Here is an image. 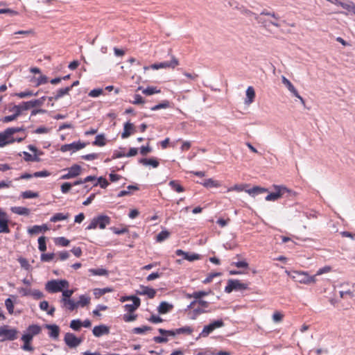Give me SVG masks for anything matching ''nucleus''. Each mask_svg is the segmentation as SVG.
I'll use <instances>...</instances> for the list:
<instances>
[{"mask_svg": "<svg viewBox=\"0 0 355 355\" xmlns=\"http://www.w3.org/2000/svg\"><path fill=\"white\" fill-rule=\"evenodd\" d=\"M275 191L270 192L265 198L266 201H275L281 198H293L296 193L283 185H273Z\"/></svg>", "mask_w": 355, "mask_h": 355, "instance_id": "obj_1", "label": "nucleus"}, {"mask_svg": "<svg viewBox=\"0 0 355 355\" xmlns=\"http://www.w3.org/2000/svg\"><path fill=\"white\" fill-rule=\"evenodd\" d=\"M69 286V282L66 279H52L46 282L45 289L50 293H55L61 292Z\"/></svg>", "mask_w": 355, "mask_h": 355, "instance_id": "obj_2", "label": "nucleus"}, {"mask_svg": "<svg viewBox=\"0 0 355 355\" xmlns=\"http://www.w3.org/2000/svg\"><path fill=\"white\" fill-rule=\"evenodd\" d=\"M111 223V218L106 215H98L92 220L90 224L86 227V230H89L99 227L103 230L107 225Z\"/></svg>", "mask_w": 355, "mask_h": 355, "instance_id": "obj_3", "label": "nucleus"}, {"mask_svg": "<svg viewBox=\"0 0 355 355\" xmlns=\"http://www.w3.org/2000/svg\"><path fill=\"white\" fill-rule=\"evenodd\" d=\"M19 331L15 328H10L8 325L4 324L0 327V342L6 340H15L17 338Z\"/></svg>", "mask_w": 355, "mask_h": 355, "instance_id": "obj_4", "label": "nucleus"}, {"mask_svg": "<svg viewBox=\"0 0 355 355\" xmlns=\"http://www.w3.org/2000/svg\"><path fill=\"white\" fill-rule=\"evenodd\" d=\"M46 97L42 96L38 99L31 100L29 101H24L19 105H15V106L19 107L20 114L24 110H28L31 107H40L44 104Z\"/></svg>", "mask_w": 355, "mask_h": 355, "instance_id": "obj_5", "label": "nucleus"}, {"mask_svg": "<svg viewBox=\"0 0 355 355\" xmlns=\"http://www.w3.org/2000/svg\"><path fill=\"white\" fill-rule=\"evenodd\" d=\"M178 64H179L178 60L175 57L172 56V60L170 62L166 61V62H159V63H154L149 67H144V70H147L149 69L157 70V69H162V68L174 69Z\"/></svg>", "mask_w": 355, "mask_h": 355, "instance_id": "obj_6", "label": "nucleus"}, {"mask_svg": "<svg viewBox=\"0 0 355 355\" xmlns=\"http://www.w3.org/2000/svg\"><path fill=\"white\" fill-rule=\"evenodd\" d=\"M248 284L241 283L238 279H230L227 282V285L225 288V292L230 293L233 291H243L248 288Z\"/></svg>", "mask_w": 355, "mask_h": 355, "instance_id": "obj_7", "label": "nucleus"}, {"mask_svg": "<svg viewBox=\"0 0 355 355\" xmlns=\"http://www.w3.org/2000/svg\"><path fill=\"white\" fill-rule=\"evenodd\" d=\"M64 341L66 345L70 348H75L82 343V339L77 338L72 333H67L64 335Z\"/></svg>", "mask_w": 355, "mask_h": 355, "instance_id": "obj_8", "label": "nucleus"}, {"mask_svg": "<svg viewBox=\"0 0 355 355\" xmlns=\"http://www.w3.org/2000/svg\"><path fill=\"white\" fill-rule=\"evenodd\" d=\"M8 223L7 214L0 209V233H10Z\"/></svg>", "mask_w": 355, "mask_h": 355, "instance_id": "obj_9", "label": "nucleus"}, {"mask_svg": "<svg viewBox=\"0 0 355 355\" xmlns=\"http://www.w3.org/2000/svg\"><path fill=\"white\" fill-rule=\"evenodd\" d=\"M86 146V144L80 141H74L69 144L62 145L60 148L62 152H67L71 150H78Z\"/></svg>", "mask_w": 355, "mask_h": 355, "instance_id": "obj_10", "label": "nucleus"}, {"mask_svg": "<svg viewBox=\"0 0 355 355\" xmlns=\"http://www.w3.org/2000/svg\"><path fill=\"white\" fill-rule=\"evenodd\" d=\"M136 293L137 295H147L148 298L153 299L156 295V290L148 286L141 285L140 290L136 291Z\"/></svg>", "mask_w": 355, "mask_h": 355, "instance_id": "obj_11", "label": "nucleus"}, {"mask_svg": "<svg viewBox=\"0 0 355 355\" xmlns=\"http://www.w3.org/2000/svg\"><path fill=\"white\" fill-rule=\"evenodd\" d=\"M282 83L288 88V89L293 94V96L298 98L303 104L304 103V99L299 94L295 87L293 86L291 82L284 76H282Z\"/></svg>", "mask_w": 355, "mask_h": 355, "instance_id": "obj_12", "label": "nucleus"}, {"mask_svg": "<svg viewBox=\"0 0 355 355\" xmlns=\"http://www.w3.org/2000/svg\"><path fill=\"white\" fill-rule=\"evenodd\" d=\"M93 334L96 337H101L110 333V328L105 324L95 326L92 330Z\"/></svg>", "mask_w": 355, "mask_h": 355, "instance_id": "obj_13", "label": "nucleus"}, {"mask_svg": "<svg viewBox=\"0 0 355 355\" xmlns=\"http://www.w3.org/2000/svg\"><path fill=\"white\" fill-rule=\"evenodd\" d=\"M15 142V138L10 137V135L6 132V129L0 132V147H4L8 144Z\"/></svg>", "mask_w": 355, "mask_h": 355, "instance_id": "obj_14", "label": "nucleus"}, {"mask_svg": "<svg viewBox=\"0 0 355 355\" xmlns=\"http://www.w3.org/2000/svg\"><path fill=\"white\" fill-rule=\"evenodd\" d=\"M10 112H14V114L9 116H4L1 121L3 123H8L15 120L19 116L21 115L19 107L13 106L10 109Z\"/></svg>", "mask_w": 355, "mask_h": 355, "instance_id": "obj_15", "label": "nucleus"}, {"mask_svg": "<svg viewBox=\"0 0 355 355\" xmlns=\"http://www.w3.org/2000/svg\"><path fill=\"white\" fill-rule=\"evenodd\" d=\"M138 162L144 166H151L153 168H157L159 165L158 159L155 157L141 158Z\"/></svg>", "mask_w": 355, "mask_h": 355, "instance_id": "obj_16", "label": "nucleus"}, {"mask_svg": "<svg viewBox=\"0 0 355 355\" xmlns=\"http://www.w3.org/2000/svg\"><path fill=\"white\" fill-rule=\"evenodd\" d=\"M135 126L130 121H127L123 125V132L121 134V137L123 139H126L129 137L135 131Z\"/></svg>", "mask_w": 355, "mask_h": 355, "instance_id": "obj_17", "label": "nucleus"}, {"mask_svg": "<svg viewBox=\"0 0 355 355\" xmlns=\"http://www.w3.org/2000/svg\"><path fill=\"white\" fill-rule=\"evenodd\" d=\"M70 92V88L66 87L64 88H60L57 90L55 94L53 96L48 97L49 101H58L60 98L63 97L64 95L69 94Z\"/></svg>", "mask_w": 355, "mask_h": 355, "instance_id": "obj_18", "label": "nucleus"}, {"mask_svg": "<svg viewBox=\"0 0 355 355\" xmlns=\"http://www.w3.org/2000/svg\"><path fill=\"white\" fill-rule=\"evenodd\" d=\"M44 327L50 330L49 335L51 338L53 339H57L58 338L60 327L57 324H46Z\"/></svg>", "mask_w": 355, "mask_h": 355, "instance_id": "obj_19", "label": "nucleus"}, {"mask_svg": "<svg viewBox=\"0 0 355 355\" xmlns=\"http://www.w3.org/2000/svg\"><path fill=\"white\" fill-rule=\"evenodd\" d=\"M245 192L252 196H255L257 195L263 193H269L268 189L264 187H261L259 186L253 187L251 189L245 190Z\"/></svg>", "mask_w": 355, "mask_h": 355, "instance_id": "obj_20", "label": "nucleus"}, {"mask_svg": "<svg viewBox=\"0 0 355 355\" xmlns=\"http://www.w3.org/2000/svg\"><path fill=\"white\" fill-rule=\"evenodd\" d=\"M173 309V305L167 302H162L157 307V311L159 314H165L170 312Z\"/></svg>", "mask_w": 355, "mask_h": 355, "instance_id": "obj_21", "label": "nucleus"}, {"mask_svg": "<svg viewBox=\"0 0 355 355\" xmlns=\"http://www.w3.org/2000/svg\"><path fill=\"white\" fill-rule=\"evenodd\" d=\"M255 98V92L252 86H249L246 89V98L245 99V104L250 105Z\"/></svg>", "mask_w": 355, "mask_h": 355, "instance_id": "obj_22", "label": "nucleus"}, {"mask_svg": "<svg viewBox=\"0 0 355 355\" xmlns=\"http://www.w3.org/2000/svg\"><path fill=\"white\" fill-rule=\"evenodd\" d=\"M132 302V304H126L124 306L125 311H128L129 313L135 312L140 306L141 304V300L139 298H135V300H134Z\"/></svg>", "mask_w": 355, "mask_h": 355, "instance_id": "obj_23", "label": "nucleus"}, {"mask_svg": "<svg viewBox=\"0 0 355 355\" xmlns=\"http://www.w3.org/2000/svg\"><path fill=\"white\" fill-rule=\"evenodd\" d=\"M12 212L21 216H28L30 214V209L24 207H12Z\"/></svg>", "mask_w": 355, "mask_h": 355, "instance_id": "obj_24", "label": "nucleus"}, {"mask_svg": "<svg viewBox=\"0 0 355 355\" xmlns=\"http://www.w3.org/2000/svg\"><path fill=\"white\" fill-rule=\"evenodd\" d=\"M211 312V310H204L202 309H193L192 311H191L189 315V318L191 320H196L198 315L206 313H210Z\"/></svg>", "mask_w": 355, "mask_h": 355, "instance_id": "obj_25", "label": "nucleus"}, {"mask_svg": "<svg viewBox=\"0 0 355 355\" xmlns=\"http://www.w3.org/2000/svg\"><path fill=\"white\" fill-rule=\"evenodd\" d=\"M70 175L73 178L78 177L81 173L82 168L78 164H73L67 168Z\"/></svg>", "mask_w": 355, "mask_h": 355, "instance_id": "obj_26", "label": "nucleus"}, {"mask_svg": "<svg viewBox=\"0 0 355 355\" xmlns=\"http://www.w3.org/2000/svg\"><path fill=\"white\" fill-rule=\"evenodd\" d=\"M300 275H302V278L299 280L301 283L309 284L315 282V276H309L306 272Z\"/></svg>", "mask_w": 355, "mask_h": 355, "instance_id": "obj_27", "label": "nucleus"}, {"mask_svg": "<svg viewBox=\"0 0 355 355\" xmlns=\"http://www.w3.org/2000/svg\"><path fill=\"white\" fill-rule=\"evenodd\" d=\"M168 185L171 188L175 191L178 193H181L184 191V188L180 184L178 180H171L169 182Z\"/></svg>", "mask_w": 355, "mask_h": 355, "instance_id": "obj_28", "label": "nucleus"}, {"mask_svg": "<svg viewBox=\"0 0 355 355\" xmlns=\"http://www.w3.org/2000/svg\"><path fill=\"white\" fill-rule=\"evenodd\" d=\"M89 272L94 276H104L108 275V271L104 268H91Z\"/></svg>", "mask_w": 355, "mask_h": 355, "instance_id": "obj_29", "label": "nucleus"}, {"mask_svg": "<svg viewBox=\"0 0 355 355\" xmlns=\"http://www.w3.org/2000/svg\"><path fill=\"white\" fill-rule=\"evenodd\" d=\"M92 144L97 146H104L106 144L105 135L103 134L98 135Z\"/></svg>", "mask_w": 355, "mask_h": 355, "instance_id": "obj_30", "label": "nucleus"}, {"mask_svg": "<svg viewBox=\"0 0 355 355\" xmlns=\"http://www.w3.org/2000/svg\"><path fill=\"white\" fill-rule=\"evenodd\" d=\"M171 107V103L168 100H164L160 103L150 107L152 111H157L160 109H166Z\"/></svg>", "mask_w": 355, "mask_h": 355, "instance_id": "obj_31", "label": "nucleus"}, {"mask_svg": "<svg viewBox=\"0 0 355 355\" xmlns=\"http://www.w3.org/2000/svg\"><path fill=\"white\" fill-rule=\"evenodd\" d=\"M113 289L112 288L106 287L103 288H95L94 289V295L96 298L105 295L107 293L112 292Z\"/></svg>", "mask_w": 355, "mask_h": 355, "instance_id": "obj_32", "label": "nucleus"}, {"mask_svg": "<svg viewBox=\"0 0 355 355\" xmlns=\"http://www.w3.org/2000/svg\"><path fill=\"white\" fill-rule=\"evenodd\" d=\"M170 234L171 233L168 230H162L156 236V241L161 243L167 239L170 236Z\"/></svg>", "mask_w": 355, "mask_h": 355, "instance_id": "obj_33", "label": "nucleus"}, {"mask_svg": "<svg viewBox=\"0 0 355 355\" xmlns=\"http://www.w3.org/2000/svg\"><path fill=\"white\" fill-rule=\"evenodd\" d=\"M69 216V214H64L62 213H56L51 218L50 221L53 223H56L58 221L66 220L67 218H68Z\"/></svg>", "mask_w": 355, "mask_h": 355, "instance_id": "obj_34", "label": "nucleus"}, {"mask_svg": "<svg viewBox=\"0 0 355 355\" xmlns=\"http://www.w3.org/2000/svg\"><path fill=\"white\" fill-rule=\"evenodd\" d=\"M214 330V329L210 323L207 325H205L197 339L200 337H207Z\"/></svg>", "mask_w": 355, "mask_h": 355, "instance_id": "obj_35", "label": "nucleus"}, {"mask_svg": "<svg viewBox=\"0 0 355 355\" xmlns=\"http://www.w3.org/2000/svg\"><path fill=\"white\" fill-rule=\"evenodd\" d=\"M41 327L37 324H31L27 328V331L33 336L39 334L41 332Z\"/></svg>", "mask_w": 355, "mask_h": 355, "instance_id": "obj_36", "label": "nucleus"}, {"mask_svg": "<svg viewBox=\"0 0 355 355\" xmlns=\"http://www.w3.org/2000/svg\"><path fill=\"white\" fill-rule=\"evenodd\" d=\"M39 94V91L34 93L33 91H31V90H27V91H25V92H19V93H15V95L21 98H27V97H31V96H37Z\"/></svg>", "mask_w": 355, "mask_h": 355, "instance_id": "obj_37", "label": "nucleus"}, {"mask_svg": "<svg viewBox=\"0 0 355 355\" xmlns=\"http://www.w3.org/2000/svg\"><path fill=\"white\" fill-rule=\"evenodd\" d=\"M23 154L24 155V160L26 162H40V158L37 156V154H34V155H31L29 153L24 151Z\"/></svg>", "mask_w": 355, "mask_h": 355, "instance_id": "obj_38", "label": "nucleus"}, {"mask_svg": "<svg viewBox=\"0 0 355 355\" xmlns=\"http://www.w3.org/2000/svg\"><path fill=\"white\" fill-rule=\"evenodd\" d=\"M152 330V327L149 326H142L139 327H135L132 329V333L135 334H143L147 331Z\"/></svg>", "mask_w": 355, "mask_h": 355, "instance_id": "obj_39", "label": "nucleus"}, {"mask_svg": "<svg viewBox=\"0 0 355 355\" xmlns=\"http://www.w3.org/2000/svg\"><path fill=\"white\" fill-rule=\"evenodd\" d=\"M54 242L56 245L62 247L68 246L70 243L69 240L63 236L55 238Z\"/></svg>", "mask_w": 355, "mask_h": 355, "instance_id": "obj_40", "label": "nucleus"}, {"mask_svg": "<svg viewBox=\"0 0 355 355\" xmlns=\"http://www.w3.org/2000/svg\"><path fill=\"white\" fill-rule=\"evenodd\" d=\"M21 196L24 199L28 198H35L39 196V193L37 192H34L31 190H27L21 193Z\"/></svg>", "mask_w": 355, "mask_h": 355, "instance_id": "obj_41", "label": "nucleus"}, {"mask_svg": "<svg viewBox=\"0 0 355 355\" xmlns=\"http://www.w3.org/2000/svg\"><path fill=\"white\" fill-rule=\"evenodd\" d=\"M90 302V297L89 296H86L85 295H81L79 297V300L77 302L78 306H80L82 307H84L87 305H88Z\"/></svg>", "mask_w": 355, "mask_h": 355, "instance_id": "obj_42", "label": "nucleus"}, {"mask_svg": "<svg viewBox=\"0 0 355 355\" xmlns=\"http://www.w3.org/2000/svg\"><path fill=\"white\" fill-rule=\"evenodd\" d=\"M176 329L177 334H187L190 335L192 334L193 329L189 326H184Z\"/></svg>", "mask_w": 355, "mask_h": 355, "instance_id": "obj_43", "label": "nucleus"}, {"mask_svg": "<svg viewBox=\"0 0 355 355\" xmlns=\"http://www.w3.org/2000/svg\"><path fill=\"white\" fill-rule=\"evenodd\" d=\"M160 89H158L156 87H147L143 89L142 93L146 96H150L154 94L160 93Z\"/></svg>", "mask_w": 355, "mask_h": 355, "instance_id": "obj_44", "label": "nucleus"}, {"mask_svg": "<svg viewBox=\"0 0 355 355\" xmlns=\"http://www.w3.org/2000/svg\"><path fill=\"white\" fill-rule=\"evenodd\" d=\"M211 293V291H209L208 292L204 291H198L193 292V296L196 300H203L202 298L205 296H207V295H209Z\"/></svg>", "mask_w": 355, "mask_h": 355, "instance_id": "obj_45", "label": "nucleus"}, {"mask_svg": "<svg viewBox=\"0 0 355 355\" xmlns=\"http://www.w3.org/2000/svg\"><path fill=\"white\" fill-rule=\"evenodd\" d=\"M46 237L44 236H42L38 239V249L41 252H44L46 250Z\"/></svg>", "mask_w": 355, "mask_h": 355, "instance_id": "obj_46", "label": "nucleus"}, {"mask_svg": "<svg viewBox=\"0 0 355 355\" xmlns=\"http://www.w3.org/2000/svg\"><path fill=\"white\" fill-rule=\"evenodd\" d=\"M17 261L22 268L26 270H30L31 269V266L26 258L20 257L17 259Z\"/></svg>", "mask_w": 355, "mask_h": 355, "instance_id": "obj_47", "label": "nucleus"}, {"mask_svg": "<svg viewBox=\"0 0 355 355\" xmlns=\"http://www.w3.org/2000/svg\"><path fill=\"white\" fill-rule=\"evenodd\" d=\"M108 184L109 182L105 178L101 176L97 179V182L94 184V187L99 185L102 189H105Z\"/></svg>", "mask_w": 355, "mask_h": 355, "instance_id": "obj_48", "label": "nucleus"}, {"mask_svg": "<svg viewBox=\"0 0 355 355\" xmlns=\"http://www.w3.org/2000/svg\"><path fill=\"white\" fill-rule=\"evenodd\" d=\"M69 327L74 331H79L82 327V321L80 319L73 320L71 321Z\"/></svg>", "mask_w": 355, "mask_h": 355, "instance_id": "obj_49", "label": "nucleus"}, {"mask_svg": "<svg viewBox=\"0 0 355 355\" xmlns=\"http://www.w3.org/2000/svg\"><path fill=\"white\" fill-rule=\"evenodd\" d=\"M64 306H66L69 310L73 311L78 307V303L75 302L73 300H67L66 302H62Z\"/></svg>", "mask_w": 355, "mask_h": 355, "instance_id": "obj_50", "label": "nucleus"}, {"mask_svg": "<svg viewBox=\"0 0 355 355\" xmlns=\"http://www.w3.org/2000/svg\"><path fill=\"white\" fill-rule=\"evenodd\" d=\"M335 4L337 6H341L343 9H345L349 12H351L352 7L353 6V5L354 3L353 2H350V3H344V2L336 0Z\"/></svg>", "mask_w": 355, "mask_h": 355, "instance_id": "obj_51", "label": "nucleus"}, {"mask_svg": "<svg viewBox=\"0 0 355 355\" xmlns=\"http://www.w3.org/2000/svg\"><path fill=\"white\" fill-rule=\"evenodd\" d=\"M159 333L162 336H175L177 335L176 329H171V330H166L164 329H158Z\"/></svg>", "mask_w": 355, "mask_h": 355, "instance_id": "obj_52", "label": "nucleus"}, {"mask_svg": "<svg viewBox=\"0 0 355 355\" xmlns=\"http://www.w3.org/2000/svg\"><path fill=\"white\" fill-rule=\"evenodd\" d=\"M202 184L207 188L217 187L219 186V184L216 181L213 180L211 178L205 180V182Z\"/></svg>", "mask_w": 355, "mask_h": 355, "instance_id": "obj_53", "label": "nucleus"}, {"mask_svg": "<svg viewBox=\"0 0 355 355\" xmlns=\"http://www.w3.org/2000/svg\"><path fill=\"white\" fill-rule=\"evenodd\" d=\"M200 254H196V253L190 254L189 252H186L185 256L184 257V259L189 261H193L196 260H198V259H200Z\"/></svg>", "mask_w": 355, "mask_h": 355, "instance_id": "obj_54", "label": "nucleus"}, {"mask_svg": "<svg viewBox=\"0 0 355 355\" xmlns=\"http://www.w3.org/2000/svg\"><path fill=\"white\" fill-rule=\"evenodd\" d=\"M62 298L61 300L62 302H66L67 300H71V296L73 293V290H68V289H66V290L63 289L62 291Z\"/></svg>", "mask_w": 355, "mask_h": 355, "instance_id": "obj_55", "label": "nucleus"}, {"mask_svg": "<svg viewBox=\"0 0 355 355\" xmlns=\"http://www.w3.org/2000/svg\"><path fill=\"white\" fill-rule=\"evenodd\" d=\"M25 130V128L21 126V127H12V128H8L6 129V132L10 135V136L11 137L12 135H14L15 133L16 132H21V131H24Z\"/></svg>", "mask_w": 355, "mask_h": 355, "instance_id": "obj_56", "label": "nucleus"}, {"mask_svg": "<svg viewBox=\"0 0 355 355\" xmlns=\"http://www.w3.org/2000/svg\"><path fill=\"white\" fill-rule=\"evenodd\" d=\"M5 305L10 314H12L14 311V303L10 298H8L5 300Z\"/></svg>", "mask_w": 355, "mask_h": 355, "instance_id": "obj_57", "label": "nucleus"}, {"mask_svg": "<svg viewBox=\"0 0 355 355\" xmlns=\"http://www.w3.org/2000/svg\"><path fill=\"white\" fill-rule=\"evenodd\" d=\"M55 257L54 253H43L41 254L40 259L44 262H49L51 261Z\"/></svg>", "mask_w": 355, "mask_h": 355, "instance_id": "obj_58", "label": "nucleus"}, {"mask_svg": "<svg viewBox=\"0 0 355 355\" xmlns=\"http://www.w3.org/2000/svg\"><path fill=\"white\" fill-rule=\"evenodd\" d=\"M2 14H8L10 16H15L17 15L19 12L10 8H0V15Z\"/></svg>", "mask_w": 355, "mask_h": 355, "instance_id": "obj_59", "label": "nucleus"}, {"mask_svg": "<svg viewBox=\"0 0 355 355\" xmlns=\"http://www.w3.org/2000/svg\"><path fill=\"white\" fill-rule=\"evenodd\" d=\"M73 184L71 182H66L61 185L60 189L63 193H67L71 190Z\"/></svg>", "mask_w": 355, "mask_h": 355, "instance_id": "obj_60", "label": "nucleus"}, {"mask_svg": "<svg viewBox=\"0 0 355 355\" xmlns=\"http://www.w3.org/2000/svg\"><path fill=\"white\" fill-rule=\"evenodd\" d=\"M153 150L152 148L148 144L147 146H142L140 148V153L143 156H146L148 153H151Z\"/></svg>", "mask_w": 355, "mask_h": 355, "instance_id": "obj_61", "label": "nucleus"}, {"mask_svg": "<svg viewBox=\"0 0 355 355\" xmlns=\"http://www.w3.org/2000/svg\"><path fill=\"white\" fill-rule=\"evenodd\" d=\"M221 275V273L220 272H213V273H210L203 281H202V283L203 284H209L210 283L212 279H214V277H219Z\"/></svg>", "mask_w": 355, "mask_h": 355, "instance_id": "obj_62", "label": "nucleus"}, {"mask_svg": "<svg viewBox=\"0 0 355 355\" xmlns=\"http://www.w3.org/2000/svg\"><path fill=\"white\" fill-rule=\"evenodd\" d=\"M103 92V89L96 88L91 90L89 93V96L90 97L96 98L101 95Z\"/></svg>", "mask_w": 355, "mask_h": 355, "instance_id": "obj_63", "label": "nucleus"}, {"mask_svg": "<svg viewBox=\"0 0 355 355\" xmlns=\"http://www.w3.org/2000/svg\"><path fill=\"white\" fill-rule=\"evenodd\" d=\"M35 300H40L44 297V294L39 290H32L31 295Z\"/></svg>", "mask_w": 355, "mask_h": 355, "instance_id": "obj_64", "label": "nucleus"}]
</instances>
